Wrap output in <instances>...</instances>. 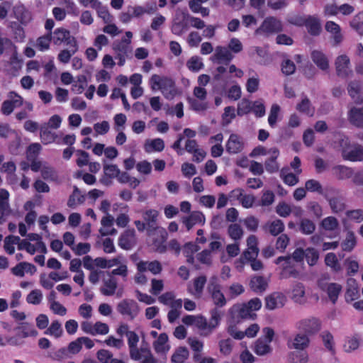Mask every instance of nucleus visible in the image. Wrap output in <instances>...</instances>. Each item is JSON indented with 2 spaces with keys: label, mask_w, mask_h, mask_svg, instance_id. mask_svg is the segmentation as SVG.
I'll return each instance as SVG.
<instances>
[{
  "label": "nucleus",
  "mask_w": 363,
  "mask_h": 363,
  "mask_svg": "<svg viewBox=\"0 0 363 363\" xmlns=\"http://www.w3.org/2000/svg\"><path fill=\"white\" fill-rule=\"evenodd\" d=\"M221 314L218 310H213L211 312V318L208 320L201 315H187L182 318V322L186 325H193L196 328L200 335L208 336L216 329L220 323Z\"/></svg>",
  "instance_id": "obj_1"
},
{
  "label": "nucleus",
  "mask_w": 363,
  "mask_h": 363,
  "mask_svg": "<svg viewBox=\"0 0 363 363\" xmlns=\"http://www.w3.org/2000/svg\"><path fill=\"white\" fill-rule=\"evenodd\" d=\"M150 84L152 90H160L168 100L173 99L178 94L174 82L167 77L153 74Z\"/></svg>",
  "instance_id": "obj_2"
},
{
  "label": "nucleus",
  "mask_w": 363,
  "mask_h": 363,
  "mask_svg": "<svg viewBox=\"0 0 363 363\" xmlns=\"http://www.w3.org/2000/svg\"><path fill=\"white\" fill-rule=\"evenodd\" d=\"M341 154L345 160L352 162H360L363 160V146L351 143L347 137H344L340 140Z\"/></svg>",
  "instance_id": "obj_3"
},
{
  "label": "nucleus",
  "mask_w": 363,
  "mask_h": 363,
  "mask_svg": "<svg viewBox=\"0 0 363 363\" xmlns=\"http://www.w3.org/2000/svg\"><path fill=\"white\" fill-rule=\"evenodd\" d=\"M305 257V251L301 248L296 249L292 257H279L276 260L277 264H280L283 268L281 277L287 278L289 277H296L297 272L294 269L293 262H301Z\"/></svg>",
  "instance_id": "obj_4"
},
{
  "label": "nucleus",
  "mask_w": 363,
  "mask_h": 363,
  "mask_svg": "<svg viewBox=\"0 0 363 363\" xmlns=\"http://www.w3.org/2000/svg\"><path fill=\"white\" fill-rule=\"evenodd\" d=\"M190 15L186 9L177 8L172 19L171 30L176 35H182L189 28Z\"/></svg>",
  "instance_id": "obj_5"
},
{
  "label": "nucleus",
  "mask_w": 363,
  "mask_h": 363,
  "mask_svg": "<svg viewBox=\"0 0 363 363\" xmlns=\"http://www.w3.org/2000/svg\"><path fill=\"white\" fill-rule=\"evenodd\" d=\"M263 336L259 337L255 342L254 351L257 355H264L272 351L270 343L274 336V331L270 328H264L262 330Z\"/></svg>",
  "instance_id": "obj_6"
},
{
  "label": "nucleus",
  "mask_w": 363,
  "mask_h": 363,
  "mask_svg": "<svg viewBox=\"0 0 363 363\" xmlns=\"http://www.w3.org/2000/svg\"><path fill=\"white\" fill-rule=\"evenodd\" d=\"M321 321L315 317H309L300 320L296 324V328L308 336L318 333L321 329Z\"/></svg>",
  "instance_id": "obj_7"
},
{
  "label": "nucleus",
  "mask_w": 363,
  "mask_h": 363,
  "mask_svg": "<svg viewBox=\"0 0 363 363\" xmlns=\"http://www.w3.org/2000/svg\"><path fill=\"white\" fill-rule=\"evenodd\" d=\"M117 311L123 316L133 320L139 313V306L133 299L125 298L118 303Z\"/></svg>",
  "instance_id": "obj_8"
},
{
  "label": "nucleus",
  "mask_w": 363,
  "mask_h": 363,
  "mask_svg": "<svg viewBox=\"0 0 363 363\" xmlns=\"http://www.w3.org/2000/svg\"><path fill=\"white\" fill-rule=\"evenodd\" d=\"M282 25L279 20L274 17L266 18L261 26L255 30L256 35H269L281 30Z\"/></svg>",
  "instance_id": "obj_9"
},
{
  "label": "nucleus",
  "mask_w": 363,
  "mask_h": 363,
  "mask_svg": "<svg viewBox=\"0 0 363 363\" xmlns=\"http://www.w3.org/2000/svg\"><path fill=\"white\" fill-rule=\"evenodd\" d=\"M8 99L1 104V112L5 116L10 115L16 108L23 104V98L15 91H10L8 94Z\"/></svg>",
  "instance_id": "obj_10"
},
{
  "label": "nucleus",
  "mask_w": 363,
  "mask_h": 363,
  "mask_svg": "<svg viewBox=\"0 0 363 363\" xmlns=\"http://www.w3.org/2000/svg\"><path fill=\"white\" fill-rule=\"evenodd\" d=\"M118 282L114 277L108 275V277H104L102 280V285L100 288L101 293L104 296H111L116 294L117 297H121L123 295V290L117 291Z\"/></svg>",
  "instance_id": "obj_11"
},
{
  "label": "nucleus",
  "mask_w": 363,
  "mask_h": 363,
  "mask_svg": "<svg viewBox=\"0 0 363 363\" xmlns=\"http://www.w3.org/2000/svg\"><path fill=\"white\" fill-rule=\"evenodd\" d=\"M30 169L35 172L40 171L43 179L45 180H55L56 179V171L46 162L34 161L30 164Z\"/></svg>",
  "instance_id": "obj_12"
},
{
  "label": "nucleus",
  "mask_w": 363,
  "mask_h": 363,
  "mask_svg": "<svg viewBox=\"0 0 363 363\" xmlns=\"http://www.w3.org/2000/svg\"><path fill=\"white\" fill-rule=\"evenodd\" d=\"M286 300V296L283 293L274 291L265 297V307L270 311L281 308L285 305Z\"/></svg>",
  "instance_id": "obj_13"
},
{
  "label": "nucleus",
  "mask_w": 363,
  "mask_h": 363,
  "mask_svg": "<svg viewBox=\"0 0 363 363\" xmlns=\"http://www.w3.org/2000/svg\"><path fill=\"white\" fill-rule=\"evenodd\" d=\"M310 338L307 335L298 333L287 342V347L291 350L303 351L308 347Z\"/></svg>",
  "instance_id": "obj_14"
},
{
  "label": "nucleus",
  "mask_w": 363,
  "mask_h": 363,
  "mask_svg": "<svg viewBox=\"0 0 363 363\" xmlns=\"http://www.w3.org/2000/svg\"><path fill=\"white\" fill-rule=\"evenodd\" d=\"M318 286L323 291H325L328 294V298L333 303L336 302L342 290L340 284L337 283H328L324 280H320L318 281Z\"/></svg>",
  "instance_id": "obj_15"
},
{
  "label": "nucleus",
  "mask_w": 363,
  "mask_h": 363,
  "mask_svg": "<svg viewBox=\"0 0 363 363\" xmlns=\"http://www.w3.org/2000/svg\"><path fill=\"white\" fill-rule=\"evenodd\" d=\"M218 278L216 277L210 279L208 290L216 305L223 306L225 304V298L220 291V286L218 283Z\"/></svg>",
  "instance_id": "obj_16"
},
{
  "label": "nucleus",
  "mask_w": 363,
  "mask_h": 363,
  "mask_svg": "<svg viewBox=\"0 0 363 363\" xmlns=\"http://www.w3.org/2000/svg\"><path fill=\"white\" fill-rule=\"evenodd\" d=\"M301 165V160L298 157H295L293 161L291 162V167L294 170V173L289 172L288 168H284L281 169V176L284 179V182H298V175L301 172L299 168Z\"/></svg>",
  "instance_id": "obj_17"
},
{
  "label": "nucleus",
  "mask_w": 363,
  "mask_h": 363,
  "mask_svg": "<svg viewBox=\"0 0 363 363\" xmlns=\"http://www.w3.org/2000/svg\"><path fill=\"white\" fill-rule=\"evenodd\" d=\"M335 65L338 76L345 77L352 72L350 58L346 55L338 56L335 60Z\"/></svg>",
  "instance_id": "obj_18"
},
{
  "label": "nucleus",
  "mask_w": 363,
  "mask_h": 363,
  "mask_svg": "<svg viewBox=\"0 0 363 363\" xmlns=\"http://www.w3.org/2000/svg\"><path fill=\"white\" fill-rule=\"evenodd\" d=\"M51 38L55 45H60L62 43H65L67 45H74L77 43L74 38L71 37L69 30L60 28L55 30L51 35Z\"/></svg>",
  "instance_id": "obj_19"
},
{
  "label": "nucleus",
  "mask_w": 363,
  "mask_h": 363,
  "mask_svg": "<svg viewBox=\"0 0 363 363\" xmlns=\"http://www.w3.org/2000/svg\"><path fill=\"white\" fill-rule=\"evenodd\" d=\"M234 58V55L224 46H217L213 55L211 57L212 62L216 63H228Z\"/></svg>",
  "instance_id": "obj_20"
},
{
  "label": "nucleus",
  "mask_w": 363,
  "mask_h": 363,
  "mask_svg": "<svg viewBox=\"0 0 363 363\" xmlns=\"http://www.w3.org/2000/svg\"><path fill=\"white\" fill-rule=\"evenodd\" d=\"M244 141L241 136L238 134L233 133L230 135L226 142V151L230 154H238L244 148Z\"/></svg>",
  "instance_id": "obj_21"
},
{
  "label": "nucleus",
  "mask_w": 363,
  "mask_h": 363,
  "mask_svg": "<svg viewBox=\"0 0 363 363\" xmlns=\"http://www.w3.org/2000/svg\"><path fill=\"white\" fill-rule=\"evenodd\" d=\"M269 279L262 276H252L250 278L249 286L252 291L256 294H262L268 288Z\"/></svg>",
  "instance_id": "obj_22"
},
{
  "label": "nucleus",
  "mask_w": 363,
  "mask_h": 363,
  "mask_svg": "<svg viewBox=\"0 0 363 363\" xmlns=\"http://www.w3.org/2000/svg\"><path fill=\"white\" fill-rule=\"evenodd\" d=\"M18 250H26L30 255H34L37 252L45 253L47 251L46 246L42 241L30 243L26 240H21V242L18 243Z\"/></svg>",
  "instance_id": "obj_23"
},
{
  "label": "nucleus",
  "mask_w": 363,
  "mask_h": 363,
  "mask_svg": "<svg viewBox=\"0 0 363 363\" xmlns=\"http://www.w3.org/2000/svg\"><path fill=\"white\" fill-rule=\"evenodd\" d=\"M230 313L233 318L238 317L242 319H255L256 317L255 313L250 311L245 303L233 306L230 309Z\"/></svg>",
  "instance_id": "obj_24"
},
{
  "label": "nucleus",
  "mask_w": 363,
  "mask_h": 363,
  "mask_svg": "<svg viewBox=\"0 0 363 363\" xmlns=\"http://www.w3.org/2000/svg\"><path fill=\"white\" fill-rule=\"evenodd\" d=\"M128 345L130 350V356L133 359H140V348H138L139 342V336L134 331L128 333L127 336Z\"/></svg>",
  "instance_id": "obj_25"
},
{
  "label": "nucleus",
  "mask_w": 363,
  "mask_h": 363,
  "mask_svg": "<svg viewBox=\"0 0 363 363\" xmlns=\"http://www.w3.org/2000/svg\"><path fill=\"white\" fill-rule=\"evenodd\" d=\"M279 155V150L277 147L269 148V158L265 161L264 166L267 172L270 173L276 172L279 169V165L277 161Z\"/></svg>",
  "instance_id": "obj_26"
},
{
  "label": "nucleus",
  "mask_w": 363,
  "mask_h": 363,
  "mask_svg": "<svg viewBox=\"0 0 363 363\" xmlns=\"http://www.w3.org/2000/svg\"><path fill=\"white\" fill-rule=\"evenodd\" d=\"M325 30L332 35L335 45H337L343 40V35L341 33L340 26L334 21H327L325 26Z\"/></svg>",
  "instance_id": "obj_27"
},
{
  "label": "nucleus",
  "mask_w": 363,
  "mask_h": 363,
  "mask_svg": "<svg viewBox=\"0 0 363 363\" xmlns=\"http://www.w3.org/2000/svg\"><path fill=\"white\" fill-rule=\"evenodd\" d=\"M182 222L188 230H190L194 225L197 224H203L205 217L200 211H194L189 216L184 217Z\"/></svg>",
  "instance_id": "obj_28"
},
{
  "label": "nucleus",
  "mask_w": 363,
  "mask_h": 363,
  "mask_svg": "<svg viewBox=\"0 0 363 363\" xmlns=\"http://www.w3.org/2000/svg\"><path fill=\"white\" fill-rule=\"evenodd\" d=\"M259 252L257 251H252L246 249L240 256V257L235 262V268L239 271L242 272L244 269V265L247 262H250L258 256Z\"/></svg>",
  "instance_id": "obj_29"
},
{
  "label": "nucleus",
  "mask_w": 363,
  "mask_h": 363,
  "mask_svg": "<svg viewBox=\"0 0 363 363\" xmlns=\"http://www.w3.org/2000/svg\"><path fill=\"white\" fill-rule=\"evenodd\" d=\"M153 347L157 354H165L170 349L168 342V336L166 333H161L153 342Z\"/></svg>",
  "instance_id": "obj_30"
},
{
  "label": "nucleus",
  "mask_w": 363,
  "mask_h": 363,
  "mask_svg": "<svg viewBox=\"0 0 363 363\" xmlns=\"http://www.w3.org/2000/svg\"><path fill=\"white\" fill-rule=\"evenodd\" d=\"M321 225L325 231L330 232V234L327 237L331 238L339 235L338 222L335 218L332 216L325 218L322 220Z\"/></svg>",
  "instance_id": "obj_31"
},
{
  "label": "nucleus",
  "mask_w": 363,
  "mask_h": 363,
  "mask_svg": "<svg viewBox=\"0 0 363 363\" xmlns=\"http://www.w3.org/2000/svg\"><path fill=\"white\" fill-rule=\"evenodd\" d=\"M134 230H127L119 238L118 245L124 250L130 249L135 244Z\"/></svg>",
  "instance_id": "obj_32"
},
{
  "label": "nucleus",
  "mask_w": 363,
  "mask_h": 363,
  "mask_svg": "<svg viewBox=\"0 0 363 363\" xmlns=\"http://www.w3.org/2000/svg\"><path fill=\"white\" fill-rule=\"evenodd\" d=\"M113 217L110 214L106 215L101 219V227L99 230L101 235L105 236L116 233V230L113 228Z\"/></svg>",
  "instance_id": "obj_33"
},
{
  "label": "nucleus",
  "mask_w": 363,
  "mask_h": 363,
  "mask_svg": "<svg viewBox=\"0 0 363 363\" xmlns=\"http://www.w3.org/2000/svg\"><path fill=\"white\" fill-rule=\"evenodd\" d=\"M138 271L145 272L149 271L153 274H159L162 270L161 264L157 261L147 262L140 261L137 264Z\"/></svg>",
  "instance_id": "obj_34"
},
{
  "label": "nucleus",
  "mask_w": 363,
  "mask_h": 363,
  "mask_svg": "<svg viewBox=\"0 0 363 363\" xmlns=\"http://www.w3.org/2000/svg\"><path fill=\"white\" fill-rule=\"evenodd\" d=\"M16 330L18 332V337L26 338L29 337H35L38 335L37 330L34 326L28 323L24 322L19 324Z\"/></svg>",
  "instance_id": "obj_35"
},
{
  "label": "nucleus",
  "mask_w": 363,
  "mask_h": 363,
  "mask_svg": "<svg viewBox=\"0 0 363 363\" xmlns=\"http://www.w3.org/2000/svg\"><path fill=\"white\" fill-rule=\"evenodd\" d=\"M11 270L14 275L22 277L26 273L33 274L35 272L36 268L33 264L23 262L13 267Z\"/></svg>",
  "instance_id": "obj_36"
},
{
  "label": "nucleus",
  "mask_w": 363,
  "mask_h": 363,
  "mask_svg": "<svg viewBox=\"0 0 363 363\" xmlns=\"http://www.w3.org/2000/svg\"><path fill=\"white\" fill-rule=\"evenodd\" d=\"M359 296L358 285L354 279L350 278L347 281V291L345 299L347 302L352 301L357 298Z\"/></svg>",
  "instance_id": "obj_37"
},
{
  "label": "nucleus",
  "mask_w": 363,
  "mask_h": 363,
  "mask_svg": "<svg viewBox=\"0 0 363 363\" xmlns=\"http://www.w3.org/2000/svg\"><path fill=\"white\" fill-rule=\"evenodd\" d=\"M164 148V143L161 138L148 139L144 145V150L146 152H161Z\"/></svg>",
  "instance_id": "obj_38"
},
{
  "label": "nucleus",
  "mask_w": 363,
  "mask_h": 363,
  "mask_svg": "<svg viewBox=\"0 0 363 363\" xmlns=\"http://www.w3.org/2000/svg\"><path fill=\"white\" fill-rule=\"evenodd\" d=\"M313 62L322 70H326L329 67V61L325 55L319 50H314L311 53Z\"/></svg>",
  "instance_id": "obj_39"
},
{
  "label": "nucleus",
  "mask_w": 363,
  "mask_h": 363,
  "mask_svg": "<svg viewBox=\"0 0 363 363\" xmlns=\"http://www.w3.org/2000/svg\"><path fill=\"white\" fill-rule=\"evenodd\" d=\"M305 26L308 33L313 35H317L321 30L319 19L314 16H307Z\"/></svg>",
  "instance_id": "obj_40"
},
{
  "label": "nucleus",
  "mask_w": 363,
  "mask_h": 363,
  "mask_svg": "<svg viewBox=\"0 0 363 363\" xmlns=\"http://www.w3.org/2000/svg\"><path fill=\"white\" fill-rule=\"evenodd\" d=\"M305 287L301 283H296L293 286L291 289V299L298 303H303L306 301Z\"/></svg>",
  "instance_id": "obj_41"
},
{
  "label": "nucleus",
  "mask_w": 363,
  "mask_h": 363,
  "mask_svg": "<svg viewBox=\"0 0 363 363\" xmlns=\"http://www.w3.org/2000/svg\"><path fill=\"white\" fill-rule=\"evenodd\" d=\"M265 230L272 235H277L284 230V224L279 219L268 221L264 226Z\"/></svg>",
  "instance_id": "obj_42"
},
{
  "label": "nucleus",
  "mask_w": 363,
  "mask_h": 363,
  "mask_svg": "<svg viewBox=\"0 0 363 363\" xmlns=\"http://www.w3.org/2000/svg\"><path fill=\"white\" fill-rule=\"evenodd\" d=\"M206 279L205 277H199L194 279L192 285H189V292L196 297H199L205 286Z\"/></svg>",
  "instance_id": "obj_43"
},
{
  "label": "nucleus",
  "mask_w": 363,
  "mask_h": 363,
  "mask_svg": "<svg viewBox=\"0 0 363 363\" xmlns=\"http://www.w3.org/2000/svg\"><path fill=\"white\" fill-rule=\"evenodd\" d=\"M333 174L338 179L345 180L352 178L354 171L347 167L338 165L333 168Z\"/></svg>",
  "instance_id": "obj_44"
},
{
  "label": "nucleus",
  "mask_w": 363,
  "mask_h": 363,
  "mask_svg": "<svg viewBox=\"0 0 363 363\" xmlns=\"http://www.w3.org/2000/svg\"><path fill=\"white\" fill-rule=\"evenodd\" d=\"M82 263L84 268L90 272L96 270V268L101 269V257L94 259L89 255H85L82 258Z\"/></svg>",
  "instance_id": "obj_45"
},
{
  "label": "nucleus",
  "mask_w": 363,
  "mask_h": 363,
  "mask_svg": "<svg viewBox=\"0 0 363 363\" xmlns=\"http://www.w3.org/2000/svg\"><path fill=\"white\" fill-rule=\"evenodd\" d=\"M349 120L358 128H363V113L359 108H352L349 112Z\"/></svg>",
  "instance_id": "obj_46"
},
{
  "label": "nucleus",
  "mask_w": 363,
  "mask_h": 363,
  "mask_svg": "<svg viewBox=\"0 0 363 363\" xmlns=\"http://www.w3.org/2000/svg\"><path fill=\"white\" fill-rule=\"evenodd\" d=\"M51 40V33H49L38 38L33 45L39 51L45 52L49 50Z\"/></svg>",
  "instance_id": "obj_47"
},
{
  "label": "nucleus",
  "mask_w": 363,
  "mask_h": 363,
  "mask_svg": "<svg viewBox=\"0 0 363 363\" xmlns=\"http://www.w3.org/2000/svg\"><path fill=\"white\" fill-rule=\"evenodd\" d=\"M288 363H307L308 355L303 351L290 352L287 358Z\"/></svg>",
  "instance_id": "obj_48"
},
{
  "label": "nucleus",
  "mask_w": 363,
  "mask_h": 363,
  "mask_svg": "<svg viewBox=\"0 0 363 363\" xmlns=\"http://www.w3.org/2000/svg\"><path fill=\"white\" fill-rule=\"evenodd\" d=\"M45 334L55 338L60 337L63 334L62 324L58 320H54L45 331Z\"/></svg>",
  "instance_id": "obj_49"
},
{
  "label": "nucleus",
  "mask_w": 363,
  "mask_h": 363,
  "mask_svg": "<svg viewBox=\"0 0 363 363\" xmlns=\"http://www.w3.org/2000/svg\"><path fill=\"white\" fill-rule=\"evenodd\" d=\"M72 91L77 94H82L87 84V79L85 75H79L77 80L72 82Z\"/></svg>",
  "instance_id": "obj_50"
},
{
  "label": "nucleus",
  "mask_w": 363,
  "mask_h": 363,
  "mask_svg": "<svg viewBox=\"0 0 363 363\" xmlns=\"http://www.w3.org/2000/svg\"><path fill=\"white\" fill-rule=\"evenodd\" d=\"M21 242L19 237L10 235L5 238L4 240V250L5 251L9 254L12 255L15 252V245H18Z\"/></svg>",
  "instance_id": "obj_51"
},
{
  "label": "nucleus",
  "mask_w": 363,
  "mask_h": 363,
  "mask_svg": "<svg viewBox=\"0 0 363 363\" xmlns=\"http://www.w3.org/2000/svg\"><path fill=\"white\" fill-rule=\"evenodd\" d=\"M189 353L187 348L180 347L176 350L172 357V362L173 363H184V361L189 357Z\"/></svg>",
  "instance_id": "obj_52"
},
{
  "label": "nucleus",
  "mask_w": 363,
  "mask_h": 363,
  "mask_svg": "<svg viewBox=\"0 0 363 363\" xmlns=\"http://www.w3.org/2000/svg\"><path fill=\"white\" fill-rule=\"evenodd\" d=\"M104 164V174L110 179L117 178L121 171L116 164H108L104 160L103 161Z\"/></svg>",
  "instance_id": "obj_53"
},
{
  "label": "nucleus",
  "mask_w": 363,
  "mask_h": 363,
  "mask_svg": "<svg viewBox=\"0 0 363 363\" xmlns=\"http://www.w3.org/2000/svg\"><path fill=\"white\" fill-rule=\"evenodd\" d=\"M94 9L96 10L99 17L102 18L105 23H112L113 17L110 14L107 7L102 6L100 1Z\"/></svg>",
  "instance_id": "obj_54"
},
{
  "label": "nucleus",
  "mask_w": 363,
  "mask_h": 363,
  "mask_svg": "<svg viewBox=\"0 0 363 363\" xmlns=\"http://www.w3.org/2000/svg\"><path fill=\"white\" fill-rule=\"evenodd\" d=\"M41 145L38 143L30 145L26 151V157L30 164L36 160V157L41 150Z\"/></svg>",
  "instance_id": "obj_55"
},
{
  "label": "nucleus",
  "mask_w": 363,
  "mask_h": 363,
  "mask_svg": "<svg viewBox=\"0 0 363 363\" xmlns=\"http://www.w3.org/2000/svg\"><path fill=\"white\" fill-rule=\"evenodd\" d=\"M70 49L69 50H62L60 51V52L58 54V60L62 63H67L71 57L77 51V43L74 45H69Z\"/></svg>",
  "instance_id": "obj_56"
},
{
  "label": "nucleus",
  "mask_w": 363,
  "mask_h": 363,
  "mask_svg": "<svg viewBox=\"0 0 363 363\" xmlns=\"http://www.w3.org/2000/svg\"><path fill=\"white\" fill-rule=\"evenodd\" d=\"M125 259L123 255H118L112 259H106L101 257V269H110L118 266Z\"/></svg>",
  "instance_id": "obj_57"
},
{
  "label": "nucleus",
  "mask_w": 363,
  "mask_h": 363,
  "mask_svg": "<svg viewBox=\"0 0 363 363\" xmlns=\"http://www.w3.org/2000/svg\"><path fill=\"white\" fill-rule=\"evenodd\" d=\"M281 111L280 106L277 104H274L271 106L269 114L268 116V123L270 127L274 128L277 125V123L279 120V115Z\"/></svg>",
  "instance_id": "obj_58"
},
{
  "label": "nucleus",
  "mask_w": 363,
  "mask_h": 363,
  "mask_svg": "<svg viewBox=\"0 0 363 363\" xmlns=\"http://www.w3.org/2000/svg\"><path fill=\"white\" fill-rule=\"evenodd\" d=\"M359 345V338L354 335L346 337L343 345V349L346 352H351L358 348Z\"/></svg>",
  "instance_id": "obj_59"
},
{
  "label": "nucleus",
  "mask_w": 363,
  "mask_h": 363,
  "mask_svg": "<svg viewBox=\"0 0 363 363\" xmlns=\"http://www.w3.org/2000/svg\"><path fill=\"white\" fill-rule=\"evenodd\" d=\"M40 138L43 144L48 145L53 143L55 140L57 135L55 133L49 130L47 128L41 127Z\"/></svg>",
  "instance_id": "obj_60"
},
{
  "label": "nucleus",
  "mask_w": 363,
  "mask_h": 363,
  "mask_svg": "<svg viewBox=\"0 0 363 363\" xmlns=\"http://www.w3.org/2000/svg\"><path fill=\"white\" fill-rule=\"evenodd\" d=\"M43 298V295L40 289L32 290L26 296V301L33 305H39Z\"/></svg>",
  "instance_id": "obj_61"
},
{
  "label": "nucleus",
  "mask_w": 363,
  "mask_h": 363,
  "mask_svg": "<svg viewBox=\"0 0 363 363\" xmlns=\"http://www.w3.org/2000/svg\"><path fill=\"white\" fill-rule=\"evenodd\" d=\"M186 67L192 72H199L203 67L202 59L199 56H193L187 61Z\"/></svg>",
  "instance_id": "obj_62"
},
{
  "label": "nucleus",
  "mask_w": 363,
  "mask_h": 363,
  "mask_svg": "<svg viewBox=\"0 0 363 363\" xmlns=\"http://www.w3.org/2000/svg\"><path fill=\"white\" fill-rule=\"evenodd\" d=\"M140 359L137 361H141L142 363H158L157 361L152 356L150 350L146 347H140Z\"/></svg>",
  "instance_id": "obj_63"
},
{
  "label": "nucleus",
  "mask_w": 363,
  "mask_h": 363,
  "mask_svg": "<svg viewBox=\"0 0 363 363\" xmlns=\"http://www.w3.org/2000/svg\"><path fill=\"white\" fill-rule=\"evenodd\" d=\"M350 26L358 32L359 34L363 35V12H359L354 16L350 22Z\"/></svg>",
  "instance_id": "obj_64"
}]
</instances>
